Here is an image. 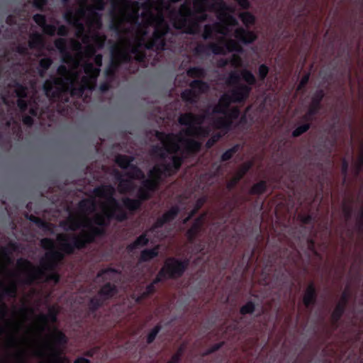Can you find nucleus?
I'll return each mask as SVG.
<instances>
[{"mask_svg":"<svg viewBox=\"0 0 363 363\" xmlns=\"http://www.w3.org/2000/svg\"><path fill=\"white\" fill-rule=\"evenodd\" d=\"M223 33L220 29V24L216 23L214 24H206L203 27L202 38L203 40H211L214 38V33Z\"/></svg>","mask_w":363,"mask_h":363,"instance_id":"19","label":"nucleus"},{"mask_svg":"<svg viewBox=\"0 0 363 363\" xmlns=\"http://www.w3.org/2000/svg\"><path fill=\"white\" fill-rule=\"evenodd\" d=\"M57 34L61 37H65L69 33L68 28L65 25H61L57 28Z\"/></svg>","mask_w":363,"mask_h":363,"instance_id":"59","label":"nucleus"},{"mask_svg":"<svg viewBox=\"0 0 363 363\" xmlns=\"http://www.w3.org/2000/svg\"><path fill=\"white\" fill-rule=\"evenodd\" d=\"M193 113H182L179 118H178V122L180 125L188 126V129L186 130V134L189 135L191 133L192 130L194 129L193 127H195V125H193Z\"/></svg>","mask_w":363,"mask_h":363,"instance_id":"22","label":"nucleus"},{"mask_svg":"<svg viewBox=\"0 0 363 363\" xmlns=\"http://www.w3.org/2000/svg\"><path fill=\"white\" fill-rule=\"evenodd\" d=\"M243 23L246 29L238 28L234 32V36L236 39L245 45L250 44V11H246L243 13Z\"/></svg>","mask_w":363,"mask_h":363,"instance_id":"14","label":"nucleus"},{"mask_svg":"<svg viewBox=\"0 0 363 363\" xmlns=\"http://www.w3.org/2000/svg\"><path fill=\"white\" fill-rule=\"evenodd\" d=\"M181 164V160H162V163L155 166L153 169L150 171L149 178L144 181L143 187L139 191V197L143 199H147L148 193L145 191V189L153 191L160 179L176 172Z\"/></svg>","mask_w":363,"mask_h":363,"instance_id":"5","label":"nucleus"},{"mask_svg":"<svg viewBox=\"0 0 363 363\" xmlns=\"http://www.w3.org/2000/svg\"><path fill=\"white\" fill-rule=\"evenodd\" d=\"M33 20L35 21V23L39 26L40 27L43 28L45 23H47L46 17L44 14L41 13H36L33 16Z\"/></svg>","mask_w":363,"mask_h":363,"instance_id":"46","label":"nucleus"},{"mask_svg":"<svg viewBox=\"0 0 363 363\" xmlns=\"http://www.w3.org/2000/svg\"><path fill=\"white\" fill-rule=\"evenodd\" d=\"M221 138V135L220 133H216L213 135L206 142V147L210 148L211 147L216 143H217L220 138Z\"/></svg>","mask_w":363,"mask_h":363,"instance_id":"53","label":"nucleus"},{"mask_svg":"<svg viewBox=\"0 0 363 363\" xmlns=\"http://www.w3.org/2000/svg\"><path fill=\"white\" fill-rule=\"evenodd\" d=\"M187 267V261L169 258L165 261L154 283L168 279L179 278L184 274Z\"/></svg>","mask_w":363,"mask_h":363,"instance_id":"7","label":"nucleus"},{"mask_svg":"<svg viewBox=\"0 0 363 363\" xmlns=\"http://www.w3.org/2000/svg\"><path fill=\"white\" fill-rule=\"evenodd\" d=\"M201 13L197 16L196 21H190L194 13L189 5L183 4L179 10H173L171 12V20L173 26L177 30L184 29V33L189 35L198 34L200 31L198 22L206 21L207 14L203 12H198Z\"/></svg>","mask_w":363,"mask_h":363,"instance_id":"4","label":"nucleus"},{"mask_svg":"<svg viewBox=\"0 0 363 363\" xmlns=\"http://www.w3.org/2000/svg\"><path fill=\"white\" fill-rule=\"evenodd\" d=\"M67 42V39L60 38L55 40L54 45L62 55V60L64 62H71L73 60V57L68 50Z\"/></svg>","mask_w":363,"mask_h":363,"instance_id":"17","label":"nucleus"},{"mask_svg":"<svg viewBox=\"0 0 363 363\" xmlns=\"http://www.w3.org/2000/svg\"><path fill=\"white\" fill-rule=\"evenodd\" d=\"M117 293L115 285L108 283L105 284L99 291V296L102 299H107L113 296Z\"/></svg>","mask_w":363,"mask_h":363,"instance_id":"27","label":"nucleus"},{"mask_svg":"<svg viewBox=\"0 0 363 363\" xmlns=\"http://www.w3.org/2000/svg\"><path fill=\"white\" fill-rule=\"evenodd\" d=\"M113 191L111 186L95 189L91 197L79 203L78 212L70 215L65 221L61 223L66 231L80 229L77 235L66 232L57 235L55 243L47 238L41 240L42 246L50 250L45 254L46 259L52 264L62 258V254L54 250L55 248L71 253L74 248L83 247L86 243L91 242L95 235L101 233L100 227L106 225L111 217L120 221L125 218V213L112 197Z\"/></svg>","mask_w":363,"mask_h":363,"instance_id":"1","label":"nucleus"},{"mask_svg":"<svg viewBox=\"0 0 363 363\" xmlns=\"http://www.w3.org/2000/svg\"><path fill=\"white\" fill-rule=\"evenodd\" d=\"M324 97L325 92L323 89L316 90L311 97L307 111L301 116V119L302 121L314 120L321 109V102Z\"/></svg>","mask_w":363,"mask_h":363,"instance_id":"11","label":"nucleus"},{"mask_svg":"<svg viewBox=\"0 0 363 363\" xmlns=\"http://www.w3.org/2000/svg\"><path fill=\"white\" fill-rule=\"evenodd\" d=\"M86 14V9L80 8L77 11H74L71 8H69L63 14L65 21L69 25L77 28V36H84L83 42L88 43L89 36L84 34L85 27L84 23L81 21L80 18L84 16Z\"/></svg>","mask_w":363,"mask_h":363,"instance_id":"8","label":"nucleus"},{"mask_svg":"<svg viewBox=\"0 0 363 363\" xmlns=\"http://www.w3.org/2000/svg\"><path fill=\"white\" fill-rule=\"evenodd\" d=\"M83 69L85 75L79 82L77 73L74 74V77H52L46 79L43 85L45 96L52 101L68 102V94L73 97L80 99L86 90L90 91L94 90L101 69L95 68L94 64L89 62H84Z\"/></svg>","mask_w":363,"mask_h":363,"instance_id":"2","label":"nucleus"},{"mask_svg":"<svg viewBox=\"0 0 363 363\" xmlns=\"http://www.w3.org/2000/svg\"><path fill=\"white\" fill-rule=\"evenodd\" d=\"M347 301V295L345 291H344L342 294V296L337 304L335 308L334 309L332 317L334 320H338L342 314L343 313L345 305Z\"/></svg>","mask_w":363,"mask_h":363,"instance_id":"23","label":"nucleus"},{"mask_svg":"<svg viewBox=\"0 0 363 363\" xmlns=\"http://www.w3.org/2000/svg\"><path fill=\"white\" fill-rule=\"evenodd\" d=\"M121 65V62L115 59V48L111 50V60L108 66L104 71L106 79L113 81L116 78V72Z\"/></svg>","mask_w":363,"mask_h":363,"instance_id":"16","label":"nucleus"},{"mask_svg":"<svg viewBox=\"0 0 363 363\" xmlns=\"http://www.w3.org/2000/svg\"><path fill=\"white\" fill-rule=\"evenodd\" d=\"M113 81L106 79V82H101L99 85V90L101 91V92L106 93V91H108L111 87V83Z\"/></svg>","mask_w":363,"mask_h":363,"instance_id":"58","label":"nucleus"},{"mask_svg":"<svg viewBox=\"0 0 363 363\" xmlns=\"http://www.w3.org/2000/svg\"><path fill=\"white\" fill-rule=\"evenodd\" d=\"M233 103L228 92L224 93L218 99V104H216L212 110L214 114H220L225 113L228 108H230V104Z\"/></svg>","mask_w":363,"mask_h":363,"instance_id":"15","label":"nucleus"},{"mask_svg":"<svg viewBox=\"0 0 363 363\" xmlns=\"http://www.w3.org/2000/svg\"><path fill=\"white\" fill-rule=\"evenodd\" d=\"M201 225V218H199L195 220L191 228L187 232V237L189 240H192L194 238V236H196V235L199 231Z\"/></svg>","mask_w":363,"mask_h":363,"instance_id":"35","label":"nucleus"},{"mask_svg":"<svg viewBox=\"0 0 363 363\" xmlns=\"http://www.w3.org/2000/svg\"><path fill=\"white\" fill-rule=\"evenodd\" d=\"M22 121L24 125L31 127L33 125L34 120L31 116L24 115L22 117Z\"/></svg>","mask_w":363,"mask_h":363,"instance_id":"62","label":"nucleus"},{"mask_svg":"<svg viewBox=\"0 0 363 363\" xmlns=\"http://www.w3.org/2000/svg\"><path fill=\"white\" fill-rule=\"evenodd\" d=\"M158 332H159L158 327H155L151 330V332L150 333V334L147 336V342L148 343L152 342L155 340Z\"/></svg>","mask_w":363,"mask_h":363,"instance_id":"64","label":"nucleus"},{"mask_svg":"<svg viewBox=\"0 0 363 363\" xmlns=\"http://www.w3.org/2000/svg\"><path fill=\"white\" fill-rule=\"evenodd\" d=\"M94 2V6L89 7L88 10L91 12L92 15L97 16L99 18H100V15L95 12L94 10L103 11L105 8L106 3L104 0H92Z\"/></svg>","mask_w":363,"mask_h":363,"instance_id":"36","label":"nucleus"},{"mask_svg":"<svg viewBox=\"0 0 363 363\" xmlns=\"http://www.w3.org/2000/svg\"><path fill=\"white\" fill-rule=\"evenodd\" d=\"M93 41V45L98 49H103L106 40V36L105 35H100L99 33H94L91 37Z\"/></svg>","mask_w":363,"mask_h":363,"instance_id":"33","label":"nucleus"},{"mask_svg":"<svg viewBox=\"0 0 363 363\" xmlns=\"http://www.w3.org/2000/svg\"><path fill=\"white\" fill-rule=\"evenodd\" d=\"M94 62L97 67H94L95 68H99L102 66L103 62V56L101 54H97L94 56Z\"/></svg>","mask_w":363,"mask_h":363,"instance_id":"63","label":"nucleus"},{"mask_svg":"<svg viewBox=\"0 0 363 363\" xmlns=\"http://www.w3.org/2000/svg\"><path fill=\"white\" fill-rule=\"evenodd\" d=\"M116 161L119 166L127 169L126 172H125V174L128 177L132 178V179H135V178L139 179L143 177V174H142L141 171L139 169H138L137 167H128V163L130 160H116Z\"/></svg>","mask_w":363,"mask_h":363,"instance_id":"20","label":"nucleus"},{"mask_svg":"<svg viewBox=\"0 0 363 363\" xmlns=\"http://www.w3.org/2000/svg\"><path fill=\"white\" fill-rule=\"evenodd\" d=\"M193 125H201L203 123L206 118V115L204 114H194L193 113Z\"/></svg>","mask_w":363,"mask_h":363,"instance_id":"54","label":"nucleus"},{"mask_svg":"<svg viewBox=\"0 0 363 363\" xmlns=\"http://www.w3.org/2000/svg\"><path fill=\"white\" fill-rule=\"evenodd\" d=\"M96 48L92 44H88L85 48V52L89 57H93L96 52Z\"/></svg>","mask_w":363,"mask_h":363,"instance_id":"61","label":"nucleus"},{"mask_svg":"<svg viewBox=\"0 0 363 363\" xmlns=\"http://www.w3.org/2000/svg\"><path fill=\"white\" fill-rule=\"evenodd\" d=\"M313 121L314 120L302 121L300 117L297 122V126L291 133L292 137L298 138L306 133L311 128Z\"/></svg>","mask_w":363,"mask_h":363,"instance_id":"18","label":"nucleus"},{"mask_svg":"<svg viewBox=\"0 0 363 363\" xmlns=\"http://www.w3.org/2000/svg\"><path fill=\"white\" fill-rule=\"evenodd\" d=\"M191 89L194 90L199 95V94H203L208 91L209 89V85L207 82L201 79H194L189 84Z\"/></svg>","mask_w":363,"mask_h":363,"instance_id":"24","label":"nucleus"},{"mask_svg":"<svg viewBox=\"0 0 363 363\" xmlns=\"http://www.w3.org/2000/svg\"><path fill=\"white\" fill-rule=\"evenodd\" d=\"M206 201V198L205 196L199 198L196 202L194 209L191 211V215L187 218V219L192 216L204 204Z\"/></svg>","mask_w":363,"mask_h":363,"instance_id":"52","label":"nucleus"},{"mask_svg":"<svg viewBox=\"0 0 363 363\" xmlns=\"http://www.w3.org/2000/svg\"><path fill=\"white\" fill-rule=\"evenodd\" d=\"M29 106V113L32 116H37L39 113V108L38 104H35V102H31Z\"/></svg>","mask_w":363,"mask_h":363,"instance_id":"57","label":"nucleus"},{"mask_svg":"<svg viewBox=\"0 0 363 363\" xmlns=\"http://www.w3.org/2000/svg\"><path fill=\"white\" fill-rule=\"evenodd\" d=\"M191 133L189 135H194L202 138H207L210 135L211 129L208 127H203L201 125L193 127Z\"/></svg>","mask_w":363,"mask_h":363,"instance_id":"34","label":"nucleus"},{"mask_svg":"<svg viewBox=\"0 0 363 363\" xmlns=\"http://www.w3.org/2000/svg\"><path fill=\"white\" fill-rule=\"evenodd\" d=\"M309 79H310L309 73L303 75L302 77V78L301 79L299 84H298L297 91H301L302 89H303L306 87V86L307 85V84L308 83Z\"/></svg>","mask_w":363,"mask_h":363,"instance_id":"51","label":"nucleus"},{"mask_svg":"<svg viewBox=\"0 0 363 363\" xmlns=\"http://www.w3.org/2000/svg\"><path fill=\"white\" fill-rule=\"evenodd\" d=\"M26 98H18L17 100V106L21 113H26L29 107L30 101H26Z\"/></svg>","mask_w":363,"mask_h":363,"instance_id":"43","label":"nucleus"},{"mask_svg":"<svg viewBox=\"0 0 363 363\" xmlns=\"http://www.w3.org/2000/svg\"><path fill=\"white\" fill-rule=\"evenodd\" d=\"M14 92L16 96L18 98H27L28 96V88L26 86L23 85L18 82L15 81L13 82Z\"/></svg>","mask_w":363,"mask_h":363,"instance_id":"32","label":"nucleus"},{"mask_svg":"<svg viewBox=\"0 0 363 363\" xmlns=\"http://www.w3.org/2000/svg\"><path fill=\"white\" fill-rule=\"evenodd\" d=\"M145 38H139L137 40V43H136V45L133 47L131 49H130V53L131 54H133L135 56L138 54L140 51H142L140 50L141 48H144V44L145 43Z\"/></svg>","mask_w":363,"mask_h":363,"instance_id":"45","label":"nucleus"},{"mask_svg":"<svg viewBox=\"0 0 363 363\" xmlns=\"http://www.w3.org/2000/svg\"><path fill=\"white\" fill-rule=\"evenodd\" d=\"M222 41L223 42V46H222L224 48V54L225 53V51L228 52H235V51H239L241 49V46L239 44V43L233 39H228L224 40L222 39Z\"/></svg>","mask_w":363,"mask_h":363,"instance_id":"31","label":"nucleus"},{"mask_svg":"<svg viewBox=\"0 0 363 363\" xmlns=\"http://www.w3.org/2000/svg\"><path fill=\"white\" fill-rule=\"evenodd\" d=\"M145 137L150 142H153L155 139L160 141V143L152 145L150 148V155L155 159H187L176 155L169 157L167 156L179 152L182 147L189 153L196 152L201 148V143L194 139L157 130H146Z\"/></svg>","mask_w":363,"mask_h":363,"instance_id":"3","label":"nucleus"},{"mask_svg":"<svg viewBox=\"0 0 363 363\" xmlns=\"http://www.w3.org/2000/svg\"><path fill=\"white\" fill-rule=\"evenodd\" d=\"M186 74L191 78L196 79H203L206 77V71L200 67H191L186 70Z\"/></svg>","mask_w":363,"mask_h":363,"instance_id":"28","label":"nucleus"},{"mask_svg":"<svg viewBox=\"0 0 363 363\" xmlns=\"http://www.w3.org/2000/svg\"><path fill=\"white\" fill-rule=\"evenodd\" d=\"M182 99L189 104H194L197 102L198 94L191 89H184L181 93Z\"/></svg>","mask_w":363,"mask_h":363,"instance_id":"29","label":"nucleus"},{"mask_svg":"<svg viewBox=\"0 0 363 363\" xmlns=\"http://www.w3.org/2000/svg\"><path fill=\"white\" fill-rule=\"evenodd\" d=\"M141 6L145 9L146 11L145 12H143L142 13V17L143 18H149L150 19H154L155 18V16L152 13V12L151 11V10L150 9V4L148 2H145V3H143L141 4Z\"/></svg>","mask_w":363,"mask_h":363,"instance_id":"48","label":"nucleus"},{"mask_svg":"<svg viewBox=\"0 0 363 363\" xmlns=\"http://www.w3.org/2000/svg\"><path fill=\"white\" fill-rule=\"evenodd\" d=\"M123 203L130 210H135V209L138 208L140 205V203L139 201L131 200V199H125L123 201Z\"/></svg>","mask_w":363,"mask_h":363,"instance_id":"47","label":"nucleus"},{"mask_svg":"<svg viewBox=\"0 0 363 363\" xmlns=\"http://www.w3.org/2000/svg\"><path fill=\"white\" fill-rule=\"evenodd\" d=\"M125 9L129 10L132 6L138 7L140 4L138 1H130L128 0H119L118 1Z\"/></svg>","mask_w":363,"mask_h":363,"instance_id":"50","label":"nucleus"},{"mask_svg":"<svg viewBox=\"0 0 363 363\" xmlns=\"http://www.w3.org/2000/svg\"><path fill=\"white\" fill-rule=\"evenodd\" d=\"M147 242H148V240H147V238H146L145 235H141L133 244L132 247L135 248L140 245H141V246L145 245L147 243Z\"/></svg>","mask_w":363,"mask_h":363,"instance_id":"55","label":"nucleus"},{"mask_svg":"<svg viewBox=\"0 0 363 363\" xmlns=\"http://www.w3.org/2000/svg\"><path fill=\"white\" fill-rule=\"evenodd\" d=\"M115 59L118 62H121V63H129L132 60V56L130 53L127 52H118L116 55H115Z\"/></svg>","mask_w":363,"mask_h":363,"instance_id":"41","label":"nucleus"},{"mask_svg":"<svg viewBox=\"0 0 363 363\" xmlns=\"http://www.w3.org/2000/svg\"><path fill=\"white\" fill-rule=\"evenodd\" d=\"M315 291L313 284H310L303 296V303L306 306L311 305L315 300Z\"/></svg>","mask_w":363,"mask_h":363,"instance_id":"30","label":"nucleus"},{"mask_svg":"<svg viewBox=\"0 0 363 363\" xmlns=\"http://www.w3.org/2000/svg\"><path fill=\"white\" fill-rule=\"evenodd\" d=\"M178 211H179V210L177 208H176V207L172 208L169 211H167V213L163 214V216L157 220V222L155 224V228L160 227L164 223L172 220L176 216V215L178 213Z\"/></svg>","mask_w":363,"mask_h":363,"instance_id":"26","label":"nucleus"},{"mask_svg":"<svg viewBox=\"0 0 363 363\" xmlns=\"http://www.w3.org/2000/svg\"><path fill=\"white\" fill-rule=\"evenodd\" d=\"M16 51L21 55L28 54V48L26 44H19L16 48Z\"/></svg>","mask_w":363,"mask_h":363,"instance_id":"56","label":"nucleus"},{"mask_svg":"<svg viewBox=\"0 0 363 363\" xmlns=\"http://www.w3.org/2000/svg\"><path fill=\"white\" fill-rule=\"evenodd\" d=\"M220 114L223 116L215 118L213 121V125L216 129L228 131L233 125V121L239 118L240 111L238 107H232Z\"/></svg>","mask_w":363,"mask_h":363,"instance_id":"9","label":"nucleus"},{"mask_svg":"<svg viewBox=\"0 0 363 363\" xmlns=\"http://www.w3.org/2000/svg\"><path fill=\"white\" fill-rule=\"evenodd\" d=\"M240 80V75L236 72H231L225 80V83L228 86H236L240 85L239 84Z\"/></svg>","mask_w":363,"mask_h":363,"instance_id":"37","label":"nucleus"},{"mask_svg":"<svg viewBox=\"0 0 363 363\" xmlns=\"http://www.w3.org/2000/svg\"><path fill=\"white\" fill-rule=\"evenodd\" d=\"M211 52L214 55H223L224 48L216 43H209L208 44L198 43L194 49V54L197 57L208 56Z\"/></svg>","mask_w":363,"mask_h":363,"instance_id":"12","label":"nucleus"},{"mask_svg":"<svg viewBox=\"0 0 363 363\" xmlns=\"http://www.w3.org/2000/svg\"><path fill=\"white\" fill-rule=\"evenodd\" d=\"M247 170V169L245 167L239 170L237 172V174L235 175V177L227 183V184H226L227 188L228 189H231L232 188H233L235 186V184L238 182V181L243 177V175L245 174Z\"/></svg>","mask_w":363,"mask_h":363,"instance_id":"38","label":"nucleus"},{"mask_svg":"<svg viewBox=\"0 0 363 363\" xmlns=\"http://www.w3.org/2000/svg\"><path fill=\"white\" fill-rule=\"evenodd\" d=\"M42 28L45 34L50 36L55 35L57 30V28L55 25L48 24L47 23Z\"/></svg>","mask_w":363,"mask_h":363,"instance_id":"49","label":"nucleus"},{"mask_svg":"<svg viewBox=\"0 0 363 363\" xmlns=\"http://www.w3.org/2000/svg\"><path fill=\"white\" fill-rule=\"evenodd\" d=\"M269 69L265 64H262L258 69V77L259 79L264 82L269 73Z\"/></svg>","mask_w":363,"mask_h":363,"instance_id":"42","label":"nucleus"},{"mask_svg":"<svg viewBox=\"0 0 363 363\" xmlns=\"http://www.w3.org/2000/svg\"><path fill=\"white\" fill-rule=\"evenodd\" d=\"M52 63V59L50 57H45L40 60L37 69L40 77H45L46 72L49 69Z\"/></svg>","mask_w":363,"mask_h":363,"instance_id":"25","label":"nucleus"},{"mask_svg":"<svg viewBox=\"0 0 363 363\" xmlns=\"http://www.w3.org/2000/svg\"><path fill=\"white\" fill-rule=\"evenodd\" d=\"M44 39L40 33L35 32L30 35V39L28 41L29 48L41 50L44 48Z\"/></svg>","mask_w":363,"mask_h":363,"instance_id":"21","label":"nucleus"},{"mask_svg":"<svg viewBox=\"0 0 363 363\" xmlns=\"http://www.w3.org/2000/svg\"><path fill=\"white\" fill-rule=\"evenodd\" d=\"M170 32V28L164 18L161 16L157 21L152 37L144 44L146 50L162 51L165 50V37Z\"/></svg>","mask_w":363,"mask_h":363,"instance_id":"6","label":"nucleus"},{"mask_svg":"<svg viewBox=\"0 0 363 363\" xmlns=\"http://www.w3.org/2000/svg\"><path fill=\"white\" fill-rule=\"evenodd\" d=\"M243 77L247 84L245 86H236L227 91L233 103L242 102L250 96V69H245Z\"/></svg>","mask_w":363,"mask_h":363,"instance_id":"10","label":"nucleus"},{"mask_svg":"<svg viewBox=\"0 0 363 363\" xmlns=\"http://www.w3.org/2000/svg\"><path fill=\"white\" fill-rule=\"evenodd\" d=\"M158 254L157 247L151 250H143L141 253V259L143 261H148L156 257Z\"/></svg>","mask_w":363,"mask_h":363,"instance_id":"40","label":"nucleus"},{"mask_svg":"<svg viewBox=\"0 0 363 363\" xmlns=\"http://www.w3.org/2000/svg\"><path fill=\"white\" fill-rule=\"evenodd\" d=\"M267 189V182L265 181H261L252 186H251V194H260L264 193Z\"/></svg>","mask_w":363,"mask_h":363,"instance_id":"39","label":"nucleus"},{"mask_svg":"<svg viewBox=\"0 0 363 363\" xmlns=\"http://www.w3.org/2000/svg\"><path fill=\"white\" fill-rule=\"evenodd\" d=\"M48 0H33V6L40 11H45V6L48 5Z\"/></svg>","mask_w":363,"mask_h":363,"instance_id":"44","label":"nucleus"},{"mask_svg":"<svg viewBox=\"0 0 363 363\" xmlns=\"http://www.w3.org/2000/svg\"><path fill=\"white\" fill-rule=\"evenodd\" d=\"M209 0H194V5L196 12L206 11L205 6L208 5L210 11H225L228 6L223 0H213V2L208 4Z\"/></svg>","mask_w":363,"mask_h":363,"instance_id":"13","label":"nucleus"},{"mask_svg":"<svg viewBox=\"0 0 363 363\" xmlns=\"http://www.w3.org/2000/svg\"><path fill=\"white\" fill-rule=\"evenodd\" d=\"M130 181L121 180L119 184V189L121 191H125L130 189Z\"/></svg>","mask_w":363,"mask_h":363,"instance_id":"60","label":"nucleus"}]
</instances>
